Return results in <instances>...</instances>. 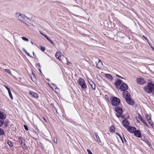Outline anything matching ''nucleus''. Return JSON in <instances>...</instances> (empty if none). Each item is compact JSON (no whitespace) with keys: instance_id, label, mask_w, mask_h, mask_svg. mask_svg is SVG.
I'll list each match as a JSON object with an SVG mask.
<instances>
[{"instance_id":"nucleus-1","label":"nucleus","mask_w":154,"mask_h":154,"mask_svg":"<svg viewBox=\"0 0 154 154\" xmlns=\"http://www.w3.org/2000/svg\"><path fill=\"white\" fill-rule=\"evenodd\" d=\"M144 90L147 93H153L154 95V84L151 82L148 83L147 85L144 88Z\"/></svg>"},{"instance_id":"nucleus-2","label":"nucleus","mask_w":154,"mask_h":154,"mask_svg":"<svg viewBox=\"0 0 154 154\" xmlns=\"http://www.w3.org/2000/svg\"><path fill=\"white\" fill-rule=\"evenodd\" d=\"M115 110L116 112V115L118 118L121 117L123 119L124 118V116L122 115L123 112L122 108L119 106H116L115 108Z\"/></svg>"},{"instance_id":"nucleus-3","label":"nucleus","mask_w":154,"mask_h":154,"mask_svg":"<svg viewBox=\"0 0 154 154\" xmlns=\"http://www.w3.org/2000/svg\"><path fill=\"white\" fill-rule=\"evenodd\" d=\"M112 105L113 106H118L120 103V100L118 98L113 97L110 98Z\"/></svg>"},{"instance_id":"nucleus-4","label":"nucleus","mask_w":154,"mask_h":154,"mask_svg":"<svg viewBox=\"0 0 154 154\" xmlns=\"http://www.w3.org/2000/svg\"><path fill=\"white\" fill-rule=\"evenodd\" d=\"M16 16L19 20L22 22L24 23L26 22L25 16L24 15L20 13H17Z\"/></svg>"},{"instance_id":"nucleus-5","label":"nucleus","mask_w":154,"mask_h":154,"mask_svg":"<svg viewBox=\"0 0 154 154\" xmlns=\"http://www.w3.org/2000/svg\"><path fill=\"white\" fill-rule=\"evenodd\" d=\"M78 83L79 85H80L83 89H86L87 87L85 82V80L81 78H80L78 80Z\"/></svg>"},{"instance_id":"nucleus-6","label":"nucleus","mask_w":154,"mask_h":154,"mask_svg":"<svg viewBox=\"0 0 154 154\" xmlns=\"http://www.w3.org/2000/svg\"><path fill=\"white\" fill-rule=\"evenodd\" d=\"M21 145L22 146V148L24 149L26 147V145L25 143V140L22 137H20L18 139Z\"/></svg>"},{"instance_id":"nucleus-7","label":"nucleus","mask_w":154,"mask_h":154,"mask_svg":"<svg viewBox=\"0 0 154 154\" xmlns=\"http://www.w3.org/2000/svg\"><path fill=\"white\" fill-rule=\"evenodd\" d=\"M128 87L127 85L125 83H122L120 87V89L123 91H126L128 89Z\"/></svg>"},{"instance_id":"nucleus-8","label":"nucleus","mask_w":154,"mask_h":154,"mask_svg":"<svg viewBox=\"0 0 154 154\" xmlns=\"http://www.w3.org/2000/svg\"><path fill=\"white\" fill-rule=\"evenodd\" d=\"M122 94L125 100L131 97V95L128 91H126L123 92Z\"/></svg>"},{"instance_id":"nucleus-9","label":"nucleus","mask_w":154,"mask_h":154,"mask_svg":"<svg viewBox=\"0 0 154 154\" xmlns=\"http://www.w3.org/2000/svg\"><path fill=\"white\" fill-rule=\"evenodd\" d=\"M128 131L131 133H134L136 130V128L134 127L129 126L126 128Z\"/></svg>"},{"instance_id":"nucleus-10","label":"nucleus","mask_w":154,"mask_h":154,"mask_svg":"<svg viewBox=\"0 0 154 154\" xmlns=\"http://www.w3.org/2000/svg\"><path fill=\"white\" fill-rule=\"evenodd\" d=\"M122 124L124 127L126 128L129 126L130 125L129 121L126 119H125L122 121Z\"/></svg>"},{"instance_id":"nucleus-11","label":"nucleus","mask_w":154,"mask_h":154,"mask_svg":"<svg viewBox=\"0 0 154 154\" xmlns=\"http://www.w3.org/2000/svg\"><path fill=\"white\" fill-rule=\"evenodd\" d=\"M6 115L5 113L0 111V119L4 120L6 119Z\"/></svg>"},{"instance_id":"nucleus-12","label":"nucleus","mask_w":154,"mask_h":154,"mask_svg":"<svg viewBox=\"0 0 154 154\" xmlns=\"http://www.w3.org/2000/svg\"><path fill=\"white\" fill-rule=\"evenodd\" d=\"M55 57L58 59L60 60H61L62 57H63V55L60 52H57L55 54Z\"/></svg>"},{"instance_id":"nucleus-13","label":"nucleus","mask_w":154,"mask_h":154,"mask_svg":"<svg viewBox=\"0 0 154 154\" xmlns=\"http://www.w3.org/2000/svg\"><path fill=\"white\" fill-rule=\"evenodd\" d=\"M127 103L131 105H132L134 104V100L131 98V97L128 99H125Z\"/></svg>"},{"instance_id":"nucleus-14","label":"nucleus","mask_w":154,"mask_h":154,"mask_svg":"<svg viewBox=\"0 0 154 154\" xmlns=\"http://www.w3.org/2000/svg\"><path fill=\"white\" fill-rule=\"evenodd\" d=\"M95 63L97 67L99 69L103 65L102 63L100 60H98V61L96 62Z\"/></svg>"},{"instance_id":"nucleus-15","label":"nucleus","mask_w":154,"mask_h":154,"mask_svg":"<svg viewBox=\"0 0 154 154\" xmlns=\"http://www.w3.org/2000/svg\"><path fill=\"white\" fill-rule=\"evenodd\" d=\"M145 117L147 120V121L149 124L151 125H152V122H151V118L150 117V116L149 115L147 114H145Z\"/></svg>"},{"instance_id":"nucleus-16","label":"nucleus","mask_w":154,"mask_h":154,"mask_svg":"<svg viewBox=\"0 0 154 154\" xmlns=\"http://www.w3.org/2000/svg\"><path fill=\"white\" fill-rule=\"evenodd\" d=\"M137 83L140 84H143L145 82V81L144 79L142 78H137Z\"/></svg>"},{"instance_id":"nucleus-17","label":"nucleus","mask_w":154,"mask_h":154,"mask_svg":"<svg viewBox=\"0 0 154 154\" xmlns=\"http://www.w3.org/2000/svg\"><path fill=\"white\" fill-rule=\"evenodd\" d=\"M134 133V135L136 136L139 138L142 137V136H141L140 131L139 130H136V131H135Z\"/></svg>"},{"instance_id":"nucleus-18","label":"nucleus","mask_w":154,"mask_h":154,"mask_svg":"<svg viewBox=\"0 0 154 154\" xmlns=\"http://www.w3.org/2000/svg\"><path fill=\"white\" fill-rule=\"evenodd\" d=\"M88 82L92 89L94 90H95L96 88V86L94 82L90 80H88Z\"/></svg>"},{"instance_id":"nucleus-19","label":"nucleus","mask_w":154,"mask_h":154,"mask_svg":"<svg viewBox=\"0 0 154 154\" xmlns=\"http://www.w3.org/2000/svg\"><path fill=\"white\" fill-rule=\"evenodd\" d=\"M122 82V81L120 79H117L116 81L115 85L116 87L118 88V86H119Z\"/></svg>"},{"instance_id":"nucleus-20","label":"nucleus","mask_w":154,"mask_h":154,"mask_svg":"<svg viewBox=\"0 0 154 154\" xmlns=\"http://www.w3.org/2000/svg\"><path fill=\"white\" fill-rule=\"evenodd\" d=\"M94 135L95 137V138H94L95 140H96L97 142L99 143H101V141L100 140L99 137L98 136L97 133H94Z\"/></svg>"},{"instance_id":"nucleus-21","label":"nucleus","mask_w":154,"mask_h":154,"mask_svg":"<svg viewBox=\"0 0 154 154\" xmlns=\"http://www.w3.org/2000/svg\"><path fill=\"white\" fill-rule=\"evenodd\" d=\"M29 94L33 97L37 98L38 97L37 94L33 91H30L29 92Z\"/></svg>"},{"instance_id":"nucleus-22","label":"nucleus","mask_w":154,"mask_h":154,"mask_svg":"<svg viewBox=\"0 0 154 154\" xmlns=\"http://www.w3.org/2000/svg\"><path fill=\"white\" fill-rule=\"evenodd\" d=\"M105 77L106 78L108 79L111 81H112L113 79L112 76L110 74H105Z\"/></svg>"},{"instance_id":"nucleus-23","label":"nucleus","mask_w":154,"mask_h":154,"mask_svg":"<svg viewBox=\"0 0 154 154\" xmlns=\"http://www.w3.org/2000/svg\"><path fill=\"white\" fill-rule=\"evenodd\" d=\"M138 118L140 119V120L143 122L144 124L147 126V124L146 122L142 118L141 116L139 114H138Z\"/></svg>"},{"instance_id":"nucleus-24","label":"nucleus","mask_w":154,"mask_h":154,"mask_svg":"<svg viewBox=\"0 0 154 154\" xmlns=\"http://www.w3.org/2000/svg\"><path fill=\"white\" fill-rule=\"evenodd\" d=\"M51 43V44L53 45H54V43L53 42V41L51 39H50L48 36L47 35H45V37Z\"/></svg>"},{"instance_id":"nucleus-25","label":"nucleus","mask_w":154,"mask_h":154,"mask_svg":"<svg viewBox=\"0 0 154 154\" xmlns=\"http://www.w3.org/2000/svg\"><path fill=\"white\" fill-rule=\"evenodd\" d=\"M31 79L32 81L35 82L36 80V77L35 76L33 73H32V75L31 76Z\"/></svg>"},{"instance_id":"nucleus-26","label":"nucleus","mask_w":154,"mask_h":154,"mask_svg":"<svg viewBox=\"0 0 154 154\" xmlns=\"http://www.w3.org/2000/svg\"><path fill=\"white\" fill-rule=\"evenodd\" d=\"M7 141V143L8 144V145L10 147H12V146H13V144L12 142L8 140Z\"/></svg>"},{"instance_id":"nucleus-27","label":"nucleus","mask_w":154,"mask_h":154,"mask_svg":"<svg viewBox=\"0 0 154 154\" xmlns=\"http://www.w3.org/2000/svg\"><path fill=\"white\" fill-rule=\"evenodd\" d=\"M110 129L111 132H114L115 131V128L113 126H111Z\"/></svg>"},{"instance_id":"nucleus-28","label":"nucleus","mask_w":154,"mask_h":154,"mask_svg":"<svg viewBox=\"0 0 154 154\" xmlns=\"http://www.w3.org/2000/svg\"><path fill=\"white\" fill-rule=\"evenodd\" d=\"M5 123V121L2 119H0V127L3 126Z\"/></svg>"},{"instance_id":"nucleus-29","label":"nucleus","mask_w":154,"mask_h":154,"mask_svg":"<svg viewBox=\"0 0 154 154\" xmlns=\"http://www.w3.org/2000/svg\"><path fill=\"white\" fill-rule=\"evenodd\" d=\"M4 134V130L0 128V136L3 135Z\"/></svg>"},{"instance_id":"nucleus-30","label":"nucleus","mask_w":154,"mask_h":154,"mask_svg":"<svg viewBox=\"0 0 154 154\" xmlns=\"http://www.w3.org/2000/svg\"><path fill=\"white\" fill-rule=\"evenodd\" d=\"M8 93L9 95V96L10 98H11V99L12 100L13 99V96H12V94H11V91L9 90V91H8Z\"/></svg>"},{"instance_id":"nucleus-31","label":"nucleus","mask_w":154,"mask_h":154,"mask_svg":"<svg viewBox=\"0 0 154 154\" xmlns=\"http://www.w3.org/2000/svg\"><path fill=\"white\" fill-rule=\"evenodd\" d=\"M4 70L6 72H7L9 74H10V75H11V71L9 69H4Z\"/></svg>"},{"instance_id":"nucleus-32","label":"nucleus","mask_w":154,"mask_h":154,"mask_svg":"<svg viewBox=\"0 0 154 154\" xmlns=\"http://www.w3.org/2000/svg\"><path fill=\"white\" fill-rule=\"evenodd\" d=\"M40 49L41 50L43 51H45V47L44 46H41Z\"/></svg>"},{"instance_id":"nucleus-33","label":"nucleus","mask_w":154,"mask_h":154,"mask_svg":"<svg viewBox=\"0 0 154 154\" xmlns=\"http://www.w3.org/2000/svg\"><path fill=\"white\" fill-rule=\"evenodd\" d=\"M22 39L24 41H26V42H28V39L26 38L25 37H22Z\"/></svg>"},{"instance_id":"nucleus-34","label":"nucleus","mask_w":154,"mask_h":154,"mask_svg":"<svg viewBox=\"0 0 154 154\" xmlns=\"http://www.w3.org/2000/svg\"><path fill=\"white\" fill-rule=\"evenodd\" d=\"M117 134L119 136V137L121 139V140L122 143H124V141H123V139L122 137L121 136V135L119 134L118 133H117Z\"/></svg>"},{"instance_id":"nucleus-35","label":"nucleus","mask_w":154,"mask_h":154,"mask_svg":"<svg viewBox=\"0 0 154 154\" xmlns=\"http://www.w3.org/2000/svg\"><path fill=\"white\" fill-rule=\"evenodd\" d=\"M23 127L25 130H26V131H28V128L26 125H24Z\"/></svg>"},{"instance_id":"nucleus-36","label":"nucleus","mask_w":154,"mask_h":154,"mask_svg":"<svg viewBox=\"0 0 154 154\" xmlns=\"http://www.w3.org/2000/svg\"><path fill=\"white\" fill-rule=\"evenodd\" d=\"M146 142L147 143V145H148V146L149 147H150V146H151V145L150 144V143L148 141V140H146Z\"/></svg>"},{"instance_id":"nucleus-37","label":"nucleus","mask_w":154,"mask_h":154,"mask_svg":"<svg viewBox=\"0 0 154 154\" xmlns=\"http://www.w3.org/2000/svg\"><path fill=\"white\" fill-rule=\"evenodd\" d=\"M87 151L88 152V154H93L89 149H87Z\"/></svg>"},{"instance_id":"nucleus-38","label":"nucleus","mask_w":154,"mask_h":154,"mask_svg":"<svg viewBox=\"0 0 154 154\" xmlns=\"http://www.w3.org/2000/svg\"><path fill=\"white\" fill-rule=\"evenodd\" d=\"M116 76L117 77H118V78H121V79H124V78H123V77H122V76H119V75H117V74H116Z\"/></svg>"},{"instance_id":"nucleus-39","label":"nucleus","mask_w":154,"mask_h":154,"mask_svg":"<svg viewBox=\"0 0 154 154\" xmlns=\"http://www.w3.org/2000/svg\"><path fill=\"white\" fill-rule=\"evenodd\" d=\"M23 52L26 54L28 53L24 48L23 49Z\"/></svg>"},{"instance_id":"nucleus-40","label":"nucleus","mask_w":154,"mask_h":154,"mask_svg":"<svg viewBox=\"0 0 154 154\" xmlns=\"http://www.w3.org/2000/svg\"><path fill=\"white\" fill-rule=\"evenodd\" d=\"M4 86H5V88H6L8 90V91H9V90H10V89L9 88H8L7 86H6V85H4Z\"/></svg>"},{"instance_id":"nucleus-41","label":"nucleus","mask_w":154,"mask_h":154,"mask_svg":"<svg viewBox=\"0 0 154 154\" xmlns=\"http://www.w3.org/2000/svg\"><path fill=\"white\" fill-rule=\"evenodd\" d=\"M4 125L6 128L8 126V123H7L6 122L4 123Z\"/></svg>"},{"instance_id":"nucleus-42","label":"nucleus","mask_w":154,"mask_h":154,"mask_svg":"<svg viewBox=\"0 0 154 154\" xmlns=\"http://www.w3.org/2000/svg\"><path fill=\"white\" fill-rule=\"evenodd\" d=\"M39 33H40L43 36H44V37H45V35H46L45 34L43 33H42L41 31L39 32Z\"/></svg>"},{"instance_id":"nucleus-43","label":"nucleus","mask_w":154,"mask_h":154,"mask_svg":"<svg viewBox=\"0 0 154 154\" xmlns=\"http://www.w3.org/2000/svg\"><path fill=\"white\" fill-rule=\"evenodd\" d=\"M26 55H27L28 56H29V57H32L30 56L29 54V53H28L26 54Z\"/></svg>"},{"instance_id":"nucleus-44","label":"nucleus","mask_w":154,"mask_h":154,"mask_svg":"<svg viewBox=\"0 0 154 154\" xmlns=\"http://www.w3.org/2000/svg\"><path fill=\"white\" fill-rule=\"evenodd\" d=\"M123 137L124 139V141H125V143H126L127 142V140L125 139V137H124V136L123 135Z\"/></svg>"},{"instance_id":"nucleus-45","label":"nucleus","mask_w":154,"mask_h":154,"mask_svg":"<svg viewBox=\"0 0 154 154\" xmlns=\"http://www.w3.org/2000/svg\"><path fill=\"white\" fill-rule=\"evenodd\" d=\"M143 37L144 38H145V39H146V38L143 35Z\"/></svg>"},{"instance_id":"nucleus-46","label":"nucleus","mask_w":154,"mask_h":154,"mask_svg":"<svg viewBox=\"0 0 154 154\" xmlns=\"http://www.w3.org/2000/svg\"><path fill=\"white\" fill-rule=\"evenodd\" d=\"M46 80L48 81L49 82L50 81V80L49 79H46Z\"/></svg>"},{"instance_id":"nucleus-47","label":"nucleus","mask_w":154,"mask_h":154,"mask_svg":"<svg viewBox=\"0 0 154 154\" xmlns=\"http://www.w3.org/2000/svg\"><path fill=\"white\" fill-rule=\"evenodd\" d=\"M43 119H44V120H45V121L46 122L45 119L44 118H43Z\"/></svg>"},{"instance_id":"nucleus-48","label":"nucleus","mask_w":154,"mask_h":154,"mask_svg":"<svg viewBox=\"0 0 154 154\" xmlns=\"http://www.w3.org/2000/svg\"><path fill=\"white\" fill-rule=\"evenodd\" d=\"M56 141H55V140H54V143H57V140H56Z\"/></svg>"},{"instance_id":"nucleus-49","label":"nucleus","mask_w":154,"mask_h":154,"mask_svg":"<svg viewBox=\"0 0 154 154\" xmlns=\"http://www.w3.org/2000/svg\"><path fill=\"white\" fill-rule=\"evenodd\" d=\"M33 55H34L35 54V53L34 52H33Z\"/></svg>"},{"instance_id":"nucleus-50","label":"nucleus","mask_w":154,"mask_h":154,"mask_svg":"<svg viewBox=\"0 0 154 154\" xmlns=\"http://www.w3.org/2000/svg\"><path fill=\"white\" fill-rule=\"evenodd\" d=\"M31 42L32 44H33V43L32 42Z\"/></svg>"},{"instance_id":"nucleus-51","label":"nucleus","mask_w":154,"mask_h":154,"mask_svg":"<svg viewBox=\"0 0 154 154\" xmlns=\"http://www.w3.org/2000/svg\"><path fill=\"white\" fill-rule=\"evenodd\" d=\"M56 112H57V111L56 110Z\"/></svg>"},{"instance_id":"nucleus-52","label":"nucleus","mask_w":154,"mask_h":154,"mask_svg":"<svg viewBox=\"0 0 154 154\" xmlns=\"http://www.w3.org/2000/svg\"><path fill=\"white\" fill-rule=\"evenodd\" d=\"M55 86V85L54 84H53Z\"/></svg>"},{"instance_id":"nucleus-53","label":"nucleus","mask_w":154,"mask_h":154,"mask_svg":"<svg viewBox=\"0 0 154 154\" xmlns=\"http://www.w3.org/2000/svg\"><path fill=\"white\" fill-rule=\"evenodd\" d=\"M107 97L108 98V96H107V97H106V98H107Z\"/></svg>"},{"instance_id":"nucleus-54","label":"nucleus","mask_w":154,"mask_h":154,"mask_svg":"<svg viewBox=\"0 0 154 154\" xmlns=\"http://www.w3.org/2000/svg\"><path fill=\"white\" fill-rule=\"evenodd\" d=\"M107 97L108 98V96H107V97H106V98H107Z\"/></svg>"}]
</instances>
